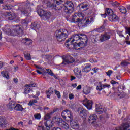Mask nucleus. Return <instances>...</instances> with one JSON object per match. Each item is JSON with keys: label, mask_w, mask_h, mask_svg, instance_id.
<instances>
[{"label": "nucleus", "mask_w": 130, "mask_h": 130, "mask_svg": "<svg viewBox=\"0 0 130 130\" xmlns=\"http://www.w3.org/2000/svg\"><path fill=\"white\" fill-rule=\"evenodd\" d=\"M73 38L68 39L65 43V46L69 49L81 50L84 48V46H87L89 39L87 35L84 34H77L73 35Z\"/></svg>", "instance_id": "f257e3e1"}, {"label": "nucleus", "mask_w": 130, "mask_h": 130, "mask_svg": "<svg viewBox=\"0 0 130 130\" xmlns=\"http://www.w3.org/2000/svg\"><path fill=\"white\" fill-rule=\"evenodd\" d=\"M13 28H15L14 29H11L10 28V25H7L4 27V31L8 33V35L11 36H18V37H22L24 35V30L22 25H15L13 26Z\"/></svg>", "instance_id": "f03ea898"}, {"label": "nucleus", "mask_w": 130, "mask_h": 130, "mask_svg": "<svg viewBox=\"0 0 130 130\" xmlns=\"http://www.w3.org/2000/svg\"><path fill=\"white\" fill-rule=\"evenodd\" d=\"M93 22L94 18L90 16L84 19L83 22H82V18H80L78 17V13H75L71 19V23L81 24L83 27H88L90 24H92Z\"/></svg>", "instance_id": "7ed1b4c3"}, {"label": "nucleus", "mask_w": 130, "mask_h": 130, "mask_svg": "<svg viewBox=\"0 0 130 130\" xmlns=\"http://www.w3.org/2000/svg\"><path fill=\"white\" fill-rule=\"evenodd\" d=\"M68 35H69V33L68 32V30H66L64 31H61L60 29L56 30L55 32V36H56V38L58 41L61 42L62 41H64L68 37Z\"/></svg>", "instance_id": "20e7f679"}, {"label": "nucleus", "mask_w": 130, "mask_h": 130, "mask_svg": "<svg viewBox=\"0 0 130 130\" xmlns=\"http://www.w3.org/2000/svg\"><path fill=\"white\" fill-rule=\"evenodd\" d=\"M55 124H57L58 126H61L63 129L68 130L70 128V126L66 123L63 120L60 118L54 117L53 119Z\"/></svg>", "instance_id": "39448f33"}, {"label": "nucleus", "mask_w": 130, "mask_h": 130, "mask_svg": "<svg viewBox=\"0 0 130 130\" xmlns=\"http://www.w3.org/2000/svg\"><path fill=\"white\" fill-rule=\"evenodd\" d=\"M61 58L63 61L60 63L61 67L70 64V63H73L75 61V59L70 55H63L61 56Z\"/></svg>", "instance_id": "423d86ee"}, {"label": "nucleus", "mask_w": 130, "mask_h": 130, "mask_svg": "<svg viewBox=\"0 0 130 130\" xmlns=\"http://www.w3.org/2000/svg\"><path fill=\"white\" fill-rule=\"evenodd\" d=\"M90 38L93 43H100L102 42V39L101 36L96 31H92L90 32Z\"/></svg>", "instance_id": "0eeeda50"}, {"label": "nucleus", "mask_w": 130, "mask_h": 130, "mask_svg": "<svg viewBox=\"0 0 130 130\" xmlns=\"http://www.w3.org/2000/svg\"><path fill=\"white\" fill-rule=\"evenodd\" d=\"M74 3L71 1H67L64 5L63 10L66 14H72L74 12Z\"/></svg>", "instance_id": "6e6552de"}, {"label": "nucleus", "mask_w": 130, "mask_h": 130, "mask_svg": "<svg viewBox=\"0 0 130 130\" xmlns=\"http://www.w3.org/2000/svg\"><path fill=\"white\" fill-rule=\"evenodd\" d=\"M108 16V20L110 22H114V17L113 16V10L110 8H107L104 14H101V16L102 18H106V16Z\"/></svg>", "instance_id": "1a4fd4ad"}, {"label": "nucleus", "mask_w": 130, "mask_h": 130, "mask_svg": "<svg viewBox=\"0 0 130 130\" xmlns=\"http://www.w3.org/2000/svg\"><path fill=\"white\" fill-rule=\"evenodd\" d=\"M30 2L29 1H26V5L21 7L20 11L21 12L22 15H24V16H27L28 13L30 11H31V7H30Z\"/></svg>", "instance_id": "9d476101"}, {"label": "nucleus", "mask_w": 130, "mask_h": 130, "mask_svg": "<svg viewBox=\"0 0 130 130\" xmlns=\"http://www.w3.org/2000/svg\"><path fill=\"white\" fill-rule=\"evenodd\" d=\"M37 13L40 17H43L44 20H48L49 18H50L49 13L46 12V11L43 10L42 9H38V7L37 9Z\"/></svg>", "instance_id": "9b49d317"}, {"label": "nucleus", "mask_w": 130, "mask_h": 130, "mask_svg": "<svg viewBox=\"0 0 130 130\" xmlns=\"http://www.w3.org/2000/svg\"><path fill=\"white\" fill-rule=\"evenodd\" d=\"M98 119V116H97V115L95 114L90 115L88 118L90 124H91L93 126H95L96 124H97Z\"/></svg>", "instance_id": "f8f14e48"}, {"label": "nucleus", "mask_w": 130, "mask_h": 130, "mask_svg": "<svg viewBox=\"0 0 130 130\" xmlns=\"http://www.w3.org/2000/svg\"><path fill=\"white\" fill-rule=\"evenodd\" d=\"M63 119L66 120L67 119V116L70 119H73V113L70 111V110H64L61 112V114Z\"/></svg>", "instance_id": "ddd939ff"}, {"label": "nucleus", "mask_w": 130, "mask_h": 130, "mask_svg": "<svg viewBox=\"0 0 130 130\" xmlns=\"http://www.w3.org/2000/svg\"><path fill=\"white\" fill-rule=\"evenodd\" d=\"M78 113L83 119H86L88 115V111L84 108H79L78 109Z\"/></svg>", "instance_id": "4468645a"}, {"label": "nucleus", "mask_w": 130, "mask_h": 130, "mask_svg": "<svg viewBox=\"0 0 130 130\" xmlns=\"http://www.w3.org/2000/svg\"><path fill=\"white\" fill-rule=\"evenodd\" d=\"M54 3H56V5L54 4V3H50V1L48 2L47 4V6L48 8H51L52 9L54 10H59L57 7V6H59L60 5V2L57 1L53 0Z\"/></svg>", "instance_id": "2eb2a0df"}, {"label": "nucleus", "mask_w": 130, "mask_h": 130, "mask_svg": "<svg viewBox=\"0 0 130 130\" xmlns=\"http://www.w3.org/2000/svg\"><path fill=\"white\" fill-rule=\"evenodd\" d=\"M86 102L83 101V105L88 109V110H91L92 107H93V101L92 100H88L86 99Z\"/></svg>", "instance_id": "dca6fc26"}, {"label": "nucleus", "mask_w": 130, "mask_h": 130, "mask_svg": "<svg viewBox=\"0 0 130 130\" xmlns=\"http://www.w3.org/2000/svg\"><path fill=\"white\" fill-rule=\"evenodd\" d=\"M46 121H45L44 123V124L45 126L46 127V129L47 130H50V128H51L52 126H53V121H51V120H46Z\"/></svg>", "instance_id": "f3484780"}, {"label": "nucleus", "mask_w": 130, "mask_h": 130, "mask_svg": "<svg viewBox=\"0 0 130 130\" xmlns=\"http://www.w3.org/2000/svg\"><path fill=\"white\" fill-rule=\"evenodd\" d=\"M74 72L77 79H82V70L81 69L76 68L74 70Z\"/></svg>", "instance_id": "a211bd4d"}, {"label": "nucleus", "mask_w": 130, "mask_h": 130, "mask_svg": "<svg viewBox=\"0 0 130 130\" xmlns=\"http://www.w3.org/2000/svg\"><path fill=\"white\" fill-rule=\"evenodd\" d=\"M6 18L9 20V21H14L15 19L17 18V14L15 13H13L12 14H11V12H8Z\"/></svg>", "instance_id": "6ab92c4d"}, {"label": "nucleus", "mask_w": 130, "mask_h": 130, "mask_svg": "<svg viewBox=\"0 0 130 130\" xmlns=\"http://www.w3.org/2000/svg\"><path fill=\"white\" fill-rule=\"evenodd\" d=\"M130 126V124L128 123V122L123 123L121 126L116 127V130H125L127 129Z\"/></svg>", "instance_id": "aec40b11"}, {"label": "nucleus", "mask_w": 130, "mask_h": 130, "mask_svg": "<svg viewBox=\"0 0 130 130\" xmlns=\"http://www.w3.org/2000/svg\"><path fill=\"white\" fill-rule=\"evenodd\" d=\"M95 112H97L98 114H102L103 113V111H104V109L102 108V105L100 104H96L95 106Z\"/></svg>", "instance_id": "412c9836"}, {"label": "nucleus", "mask_w": 130, "mask_h": 130, "mask_svg": "<svg viewBox=\"0 0 130 130\" xmlns=\"http://www.w3.org/2000/svg\"><path fill=\"white\" fill-rule=\"evenodd\" d=\"M15 106H16V102L14 101L9 102V104L7 105V108L10 111H13V110L15 109Z\"/></svg>", "instance_id": "4be33fe9"}, {"label": "nucleus", "mask_w": 130, "mask_h": 130, "mask_svg": "<svg viewBox=\"0 0 130 130\" xmlns=\"http://www.w3.org/2000/svg\"><path fill=\"white\" fill-rule=\"evenodd\" d=\"M57 111V108H55L50 113H47L44 117L45 120H49L51 118V115L54 113V112H56Z\"/></svg>", "instance_id": "5701e85b"}, {"label": "nucleus", "mask_w": 130, "mask_h": 130, "mask_svg": "<svg viewBox=\"0 0 130 130\" xmlns=\"http://www.w3.org/2000/svg\"><path fill=\"white\" fill-rule=\"evenodd\" d=\"M70 125L73 128V129H79L80 128V125H79V123L75 122V121H71Z\"/></svg>", "instance_id": "b1692460"}, {"label": "nucleus", "mask_w": 130, "mask_h": 130, "mask_svg": "<svg viewBox=\"0 0 130 130\" xmlns=\"http://www.w3.org/2000/svg\"><path fill=\"white\" fill-rule=\"evenodd\" d=\"M22 43L25 45H31L32 44V40L29 38H23L21 40Z\"/></svg>", "instance_id": "393cba45"}, {"label": "nucleus", "mask_w": 130, "mask_h": 130, "mask_svg": "<svg viewBox=\"0 0 130 130\" xmlns=\"http://www.w3.org/2000/svg\"><path fill=\"white\" fill-rule=\"evenodd\" d=\"M31 28L33 30H39L40 28V24L37 22V21L32 22L31 23Z\"/></svg>", "instance_id": "a878e982"}, {"label": "nucleus", "mask_w": 130, "mask_h": 130, "mask_svg": "<svg viewBox=\"0 0 130 130\" xmlns=\"http://www.w3.org/2000/svg\"><path fill=\"white\" fill-rule=\"evenodd\" d=\"M92 70V66L90 64H86L85 66L82 69V72H84L85 73H89L90 71Z\"/></svg>", "instance_id": "bb28decb"}, {"label": "nucleus", "mask_w": 130, "mask_h": 130, "mask_svg": "<svg viewBox=\"0 0 130 130\" xmlns=\"http://www.w3.org/2000/svg\"><path fill=\"white\" fill-rule=\"evenodd\" d=\"M14 110H16V111H24L25 110V109L23 108V106L20 104H17L15 107H14Z\"/></svg>", "instance_id": "cd10ccee"}, {"label": "nucleus", "mask_w": 130, "mask_h": 130, "mask_svg": "<svg viewBox=\"0 0 130 130\" xmlns=\"http://www.w3.org/2000/svg\"><path fill=\"white\" fill-rule=\"evenodd\" d=\"M110 87V85H104V84H100V85H98L96 86V90L98 91H101L103 89H105V88H109Z\"/></svg>", "instance_id": "c85d7f7f"}, {"label": "nucleus", "mask_w": 130, "mask_h": 130, "mask_svg": "<svg viewBox=\"0 0 130 130\" xmlns=\"http://www.w3.org/2000/svg\"><path fill=\"white\" fill-rule=\"evenodd\" d=\"M101 37L102 38V42H103L106 40H108V39H110V36L107 33L102 34Z\"/></svg>", "instance_id": "c756f323"}, {"label": "nucleus", "mask_w": 130, "mask_h": 130, "mask_svg": "<svg viewBox=\"0 0 130 130\" xmlns=\"http://www.w3.org/2000/svg\"><path fill=\"white\" fill-rule=\"evenodd\" d=\"M51 94H53V88L50 87L48 90L46 91V94L47 95V98H50Z\"/></svg>", "instance_id": "7c9ffc66"}, {"label": "nucleus", "mask_w": 130, "mask_h": 130, "mask_svg": "<svg viewBox=\"0 0 130 130\" xmlns=\"http://www.w3.org/2000/svg\"><path fill=\"white\" fill-rule=\"evenodd\" d=\"M7 121V119L5 116H0V125L1 126H3L4 124L6 125V121Z\"/></svg>", "instance_id": "2f4dec72"}, {"label": "nucleus", "mask_w": 130, "mask_h": 130, "mask_svg": "<svg viewBox=\"0 0 130 130\" xmlns=\"http://www.w3.org/2000/svg\"><path fill=\"white\" fill-rule=\"evenodd\" d=\"M1 75L4 78H5L7 80L10 79V75H9V72L5 70L1 72Z\"/></svg>", "instance_id": "473e14b6"}, {"label": "nucleus", "mask_w": 130, "mask_h": 130, "mask_svg": "<svg viewBox=\"0 0 130 130\" xmlns=\"http://www.w3.org/2000/svg\"><path fill=\"white\" fill-rule=\"evenodd\" d=\"M38 100H39V98L37 96L36 99L30 101L28 104V106H33V105H35V103H37V102H38L37 101Z\"/></svg>", "instance_id": "72a5a7b5"}, {"label": "nucleus", "mask_w": 130, "mask_h": 130, "mask_svg": "<svg viewBox=\"0 0 130 130\" xmlns=\"http://www.w3.org/2000/svg\"><path fill=\"white\" fill-rule=\"evenodd\" d=\"M104 30H105V27L104 25H102L98 28L95 29V30L93 31H95L96 33H102V32L104 31Z\"/></svg>", "instance_id": "f704fd0d"}, {"label": "nucleus", "mask_w": 130, "mask_h": 130, "mask_svg": "<svg viewBox=\"0 0 130 130\" xmlns=\"http://www.w3.org/2000/svg\"><path fill=\"white\" fill-rule=\"evenodd\" d=\"M25 87L24 94L27 95V94H29L31 92V88L29 87V85H26Z\"/></svg>", "instance_id": "c9c22d12"}, {"label": "nucleus", "mask_w": 130, "mask_h": 130, "mask_svg": "<svg viewBox=\"0 0 130 130\" xmlns=\"http://www.w3.org/2000/svg\"><path fill=\"white\" fill-rule=\"evenodd\" d=\"M80 8L83 10V11H88L89 10V5L87 4H82L80 5Z\"/></svg>", "instance_id": "e433bc0d"}, {"label": "nucleus", "mask_w": 130, "mask_h": 130, "mask_svg": "<svg viewBox=\"0 0 130 130\" xmlns=\"http://www.w3.org/2000/svg\"><path fill=\"white\" fill-rule=\"evenodd\" d=\"M77 16L79 19H82V23L84 22V18H85V14L82 12L77 13Z\"/></svg>", "instance_id": "4c0bfd02"}, {"label": "nucleus", "mask_w": 130, "mask_h": 130, "mask_svg": "<svg viewBox=\"0 0 130 130\" xmlns=\"http://www.w3.org/2000/svg\"><path fill=\"white\" fill-rule=\"evenodd\" d=\"M119 10L122 14H126V8L125 7H123V6H120L119 7Z\"/></svg>", "instance_id": "58836bf2"}, {"label": "nucleus", "mask_w": 130, "mask_h": 130, "mask_svg": "<svg viewBox=\"0 0 130 130\" xmlns=\"http://www.w3.org/2000/svg\"><path fill=\"white\" fill-rule=\"evenodd\" d=\"M117 95L119 98H123L124 97H125L126 93H124L123 91H121L117 93Z\"/></svg>", "instance_id": "ea45409f"}, {"label": "nucleus", "mask_w": 130, "mask_h": 130, "mask_svg": "<svg viewBox=\"0 0 130 130\" xmlns=\"http://www.w3.org/2000/svg\"><path fill=\"white\" fill-rule=\"evenodd\" d=\"M35 119L40 120L41 119V114L40 113H37L34 115Z\"/></svg>", "instance_id": "a19ab883"}, {"label": "nucleus", "mask_w": 130, "mask_h": 130, "mask_svg": "<svg viewBox=\"0 0 130 130\" xmlns=\"http://www.w3.org/2000/svg\"><path fill=\"white\" fill-rule=\"evenodd\" d=\"M24 57L27 60H31V59H32V58L31 57V54H24Z\"/></svg>", "instance_id": "79ce46f5"}, {"label": "nucleus", "mask_w": 130, "mask_h": 130, "mask_svg": "<svg viewBox=\"0 0 130 130\" xmlns=\"http://www.w3.org/2000/svg\"><path fill=\"white\" fill-rule=\"evenodd\" d=\"M55 94L56 95L57 98L59 99L61 98V95H60V92L57 91L56 89L54 90Z\"/></svg>", "instance_id": "37998d69"}, {"label": "nucleus", "mask_w": 130, "mask_h": 130, "mask_svg": "<svg viewBox=\"0 0 130 130\" xmlns=\"http://www.w3.org/2000/svg\"><path fill=\"white\" fill-rule=\"evenodd\" d=\"M46 74H48L50 76H53L52 71L49 69H46Z\"/></svg>", "instance_id": "c03bdc74"}, {"label": "nucleus", "mask_w": 130, "mask_h": 130, "mask_svg": "<svg viewBox=\"0 0 130 130\" xmlns=\"http://www.w3.org/2000/svg\"><path fill=\"white\" fill-rule=\"evenodd\" d=\"M36 72L39 75H43V76H45V75H46V72L45 71L40 72V71L37 70H36Z\"/></svg>", "instance_id": "a18cd8bd"}, {"label": "nucleus", "mask_w": 130, "mask_h": 130, "mask_svg": "<svg viewBox=\"0 0 130 130\" xmlns=\"http://www.w3.org/2000/svg\"><path fill=\"white\" fill-rule=\"evenodd\" d=\"M106 74L107 76H108V77H110V76H111V74H112V71L109 70L108 72H106Z\"/></svg>", "instance_id": "49530a36"}, {"label": "nucleus", "mask_w": 130, "mask_h": 130, "mask_svg": "<svg viewBox=\"0 0 130 130\" xmlns=\"http://www.w3.org/2000/svg\"><path fill=\"white\" fill-rule=\"evenodd\" d=\"M37 129L38 130H45V127H44V126H38L37 127Z\"/></svg>", "instance_id": "de8ad7c7"}, {"label": "nucleus", "mask_w": 130, "mask_h": 130, "mask_svg": "<svg viewBox=\"0 0 130 130\" xmlns=\"http://www.w3.org/2000/svg\"><path fill=\"white\" fill-rule=\"evenodd\" d=\"M28 85L29 88H31V87H36V84L33 82H30V84Z\"/></svg>", "instance_id": "09e8293b"}, {"label": "nucleus", "mask_w": 130, "mask_h": 130, "mask_svg": "<svg viewBox=\"0 0 130 130\" xmlns=\"http://www.w3.org/2000/svg\"><path fill=\"white\" fill-rule=\"evenodd\" d=\"M22 24L24 25V26H27L28 23H27V21L25 20H23L22 21Z\"/></svg>", "instance_id": "8fccbe9b"}, {"label": "nucleus", "mask_w": 130, "mask_h": 130, "mask_svg": "<svg viewBox=\"0 0 130 130\" xmlns=\"http://www.w3.org/2000/svg\"><path fill=\"white\" fill-rule=\"evenodd\" d=\"M69 99L70 100L74 99V94L73 93L69 94Z\"/></svg>", "instance_id": "3c124183"}, {"label": "nucleus", "mask_w": 130, "mask_h": 130, "mask_svg": "<svg viewBox=\"0 0 130 130\" xmlns=\"http://www.w3.org/2000/svg\"><path fill=\"white\" fill-rule=\"evenodd\" d=\"M121 66H122V67H124V66H127V64H128V63L125 61H123L122 63H121Z\"/></svg>", "instance_id": "603ef678"}, {"label": "nucleus", "mask_w": 130, "mask_h": 130, "mask_svg": "<svg viewBox=\"0 0 130 130\" xmlns=\"http://www.w3.org/2000/svg\"><path fill=\"white\" fill-rule=\"evenodd\" d=\"M6 10H11L12 9V6H10V5H8L6 6Z\"/></svg>", "instance_id": "864d4df0"}, {"label": "nucleus", "mask_w": 130, "mask_h": 130, "mask_svg": "<svg viewBox=\"0 0 130 130\" xmlns=\"http://www.w3.org/2000/svg\"><path fill=\"white\" fill-rule=\"evenodd\" d=\"M110 4L112 6V7H114V2H113V0H110L109 1Z\"/></svg>", "instance_id": "5fc2aeb1"}, {"label": "nucleus", "mask_w": 130, "mask_h": 130, "mask_svg": "<svg viewBox=\"0 0 130 130\" xmlns=\"http://www.w3.org/2000/svg\"><path fill=\"white\" fill-rule=\"evenodd\" d=\"M18 69H19V67L15 66L14 67V72H17L18 71Z\"/></svg>", "instance_id": "6e6d98bb"}, {"label": "nucleus", "mask_w": 130, "mask_h": 130, "mask_svg": "<svg viewBox=\"0 0 130 130\" xmlns=\"http://www.w3.org/2000/svg\"><path fill=\"white\" fill-rule=\"evenodd\" d=\"M13 81H14V83H15V84H18V82H19L18 80V79H17V78H14Z\"/></svg>", "instance_id": "4d7b16f0"}, {"label": "nucleus", "mask_w": 130, "mask_h": 130, "mask_svg": "<svg viewBox=\"0 0 130 130\" xmlns=\"http://www.w3.org/2000/svg\"><path fill=\"white\" fill-rule=\"evenodd\" d=\"M77 90H81L82 89V85H79L77 87Z\"/></svg>", "instance_id": "13d9d810"}, {"label": "nucleus", "mask_w": 130, "mask_h": 130, "mask_svg": "<svg viewBox=\"0 0 130 130\" xmlns=\"http://www.w3.org/2000/svg\"><path fill=\"white\" fill-rule=\"evenodd\" d=\"M70 80L71 81H74V80H76V77L71 76Z\"/></svg>", "instance_id": "bf43d9fd"}, {"label": "nucleus", "mask_w": 130, "mask_h": 130, "mask_svg": "<svg viewBox=\"0 0 130 130\" xmlns=\"http://www.w3.org/2000/svg\"><path fill=\"white\" fill-rule=\"evenodd\" d=\"M78 84L74 83L72 84V87H73L74 88H76Z\"/></svg>", "instance_id": "052dcab7"}, {"label": "nucleus", "mask_w": 130, "mask_h": 130, "mask_svg": "<svg viewBox=\"0 0 130 130\" xmlns=\"http://www.w3.org/2000/svg\"><path fill=\"white\" fill-rule=\"evenodd\" d=\"M115 7H118L119 6V3H117V2L115 1Z\"/></svg>", "instance_id": "680f3d73"}, {"label": "nucleus", "mask_w": 130, "mask_h": 130, "mask_svg": "<svg viewBox=\"0 0 130 130\" xmlns=\"http://www.w3.org/2000/svg\"><path fill=\"white\" fill-rule=\"evenodd\" d=\"M35 67L36 69H38V70H41V67H40L38 65H35Z\"/></svg>", "instance_id": "e2e57ef3"}, {"label": "nucleus", "mask_w": 130, "mask_h": 130, "mask_svg": "<svg viewBox=\"0 0 130 130\" xmlns=\"http://www.w3.org/2000/svg\"><path fill=\"white\" fill-rule=\"evenodd\" d=\"M51 76H52L54 78V79H58V77H57V75H54V73L53 75H51Z\"/></svg>", "instance_id": "0e129e2a"}, {"label": "nucleus", "mask_w": 130, "mask_h": 130, "mask_svg": "<svg viewBox=\"0 0 130 130\" xmlns=\"http://www.w3.org/2000/svg\"><path fill=\"white\" fill-rule=\"evenodd\" d=\"M28 124L29 125L33 124V121H32V120H29L28 121Z\"/></svg>", "instance_id": "69168bd1"}, {"label": "nucleus", "mask_w": 130, "mask_h": 130, "mask_svg": "<svg viewBox=\"0 0 130 130\" xmlns=\"http://www.w3.org/2000/svg\"><path fill=\"white\" fill-rule=\"evenodd\" d=\"M36 96H37V97H38V96H39L40 95V92H39V91H36Z\"/></svg>", "instance_id": "338daca9"}, {"label": "nucleus", "mask_w": 130, "mask_h": 130, "mask_svg": "<svg viewBox=\"0 0 130 130\" xmlns=\"http://www.w3.org/2000/svg\"><path fill=\"white\" fill-rule=\"evenodd\" d=\"M114 21H118V17L116 16V15H115V18H114Z\"/></svg>", "instance_id": "774afa93"}]
</instances>
